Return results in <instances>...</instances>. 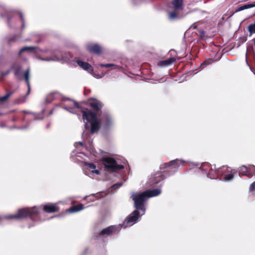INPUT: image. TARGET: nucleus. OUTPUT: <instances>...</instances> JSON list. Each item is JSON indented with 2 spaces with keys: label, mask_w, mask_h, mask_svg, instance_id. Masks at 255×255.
Masks as SVG:
<instances>
[{
  "label": "nucleus",
  "mask_w": 255,
  "mask_h": 255,
  "mask_svg": "<svg viewBox=\"0 0 255 255\" xmlns=\"http://www.w3.org/2000/svg\"><path fill=\"white\" fill-rule=\"evenodd\" d=\"M161 193L160 189L147 190L141 193L133 192L130 198L134 201L135 207H138L144 205V203L149 198L157 196Z\"/></svg>",
  "instance_id": "1"
},
{
  "label": "nucleus",
  "mask_w": 255,
  "mask_h": 255,
  "mask_svg": "<svg viewBox=\"0 0 255 255\" xmlns=\"http://www.w3.org/2000/svg\"><path fill=\"white\" fill-rule=\"evenodd\" d=\"M82 113L83 120H86L87 123L91 124V133L97 132L100 128L101 122L97 119L96 114L89 110H83Z\"/></svg>",
  "instance_id": "2"
},
{
  "label": "nucleus",
  "mask_w": 255,
  "mask_h": 255,
  "mask_svg": "<svg viewBox=\"0 0 255 255\" xmlns=\"http://www.w3.org/2000/svg\"><path fill=\"white\" fill-rule=\"evenodd\" d=\"M102 162L107 171L115 172L124 168V165L114 158L107 157L103 158Z\"/></svg>",
  "instance_id": "3"
},
{
  "label": "nucleus",
  "mask_w": 255,
  "mask_h": 255,
  "mask_svg": "<svg viewBox=\"0 0 255 255\" xmlns=\"http://www.w3.org/2000/svg\"><path fill=\"white\" fill-rule=\"evenodd\" d=\"M32 208H20L18 212L14 214L9 215L5 216L8 219H19L26 217H32L34 212L30 209Z\"/></svg>",
  "instance_id": "4"
},
{
  "label": "nucleus",
  "mask_w": 255,
  "mask_h": 255,
  "mask_svg": "<svg viewBox=\"0 0 255 255\" xmlns=\"http://www.w3.org/2000/svg\"><path fill=\"white\" fill-rule=\"evenodd\" d=\"M200 169H202L204 173L207 174L208 178L211 179L217 178L220 174L221 172L223 171L224 169H227L226 167L220 168L218 169V172L216 175H210L212 174V171L214 170L213 167V165H210L208 163H204L202 164Z\"/></svg>",
  "instance_id": "5"
},
{
  "label": "nucleus",
  "mask_w": 255,
  "mask_h": 255,
  "mask_svg": "<svg viewBox=\"0 0 255 255\" xmlns=\"http://www.w3.org/2000/svg\"><path fill=\"white\" fill-rule=\"evenodd\" d=\"M186 161L182 159H176L171 161L168 163H164L162 166L163 168H166V170L163 171V172L169 171L170 170H175L179 167L182 166L184 163Z\"/></svg>",
  "instance_id": "6"
},
{
  "label": "nucleus",
  "mask_w": 255,
  "mask_h": 255,
  "mask_svg": "<svg viewBox=\"0 0 255 255\" xmlns=\"http://www.w3.org/2000/svg\"><path fill=\"white\" fill-rule=\"evenodd\" d=\"M120 226H110L103 229L99 234L100 237H106L111 236L113 234H117L121 229Z\"/></svg>",
  "instance_id": "7"
},
{
  "label": "nucleus",
  "mask_w": 255,
  "mask_h": 255,
  "mask_svg": "<svg viewBox=\"0 0 255 255\" xmlns=\"http://www.w3.org/2000/svg\"><path fill=\"white\" fill-rule=\"evenodd\" d=\"M139 213L138 210H135L130 214L128 218L124 221L123 226L124 228L133 225L139 217Z\"/></svg>",
  "instance_id": "8"
},
{
  "label": "nucleus",
  "mask_w": 255,
  "mask_h": 255,
  "mask_svg": "<svg viewBox=\"0 0 255 255\" xmlns=\"http://www.w3.org/2000/svg\"><path fill=\"white\" fill-rule=\"evenodd\" d=\"M52 55L53 56L51 57H48L46 58H38V59L46 61H64L67 62L69 60V59L65 58L63 57L62 53L60 51H55L52 53Z\"/></svg>",
  "instance_id": "9"
},
{
  "label": "nucleus",
  "mask_w": 255,
  "mask_h": 255,
  "mask_svg": "<svg viewBox=\"0 0 255 255\" xmlns=\"http://www.w3.org/2000/svg\"><path fill=\"white\" fill-rule=\"evenodd\" d=\"M226 167L227 169H224L223 171L221 172L220 175L217 178L223 180L225 181H229L232 180L234 178L233 173L230 167L223 166L222 168Z\"/></svg>",
  "instance_id": "10"
},
{
  "label": "nucleus",
  "mask_w": 255,
  "mask_h": 255,
  "mask_svg": "<svg viewBox=\"0 0 255 255\" xmlns=\"http://www.w3.org/2000/svg\"><path fill=\"white\" fill-rule=\"evenodd\" d=\"M163 175L162 173H156L149 178V184L150 186L154 185L163 180Z\"/></svg>",
  "instance_id": "11"
},
{
  "label": "nucleus",
  "mask_w": 255,
  "mask_h": 255,
  "mask_svg": "<svg viewBox=\"0 0 255 255\" xmlns=\"http://www.w3.org/2000/svg\"><path fill=\"white\" fill-rule=\"evenodd\" d=\"M86 48L89 52L97 54H100L102 51L100 45L96 43L88 44L86 45Z\"/></svg>",
  "instance_id": "12"
},
{
  "label": "nucleus",
  "mask_w": 255,
  "mask_h": 255,
  "mask_svg": "<svg viewBox=\"0 0 255 255\" xmlns=\"http://www.w3.org/2000/svg\"><path fill=\"white\" fill-rule=\"evenodd\" d=\"M29 77H30V69L28 68L24 72L23 74V78L25 80L28 88L27 92L26 93V96L29 94L30 92V85L29 82Z\"/></svg>",
  "instance_id": "13"
},
{
  "label": "nucleus",
  "mask_w": 255,
  "mask_h": 255,
  "mask_svg": "<svg viewBox=\"0 0 255 255\" xmlns=\"http://www.w3.org/2000/svg\"><path fill=\"white\" fill-rule=\"evenodd\" d=\"M77 63L78 65L82 69L85 70L87 71L88 72L92 73V72L93 70V67L91 65H90L89 63L87 62H83L81 60H77Z\"/></svg>",
  "instance_id": "14"
},
{
  "label": "nucleus",
  "mask_w": 255,
  "mask_h": 255,
  "mask_svg": "<svg viewBox=\"0 0 255 255\" xmlns=\"http://www.w3.org/2000/svg\"><path fill=\"white\" fill-rule=\"evenodd\" d=\"M176 61V59L174 57H171L165 60L160 61L158 62L157 65L159 67H167Z\"/></svg>",
  "instance_id": "15"
},
{
  "label": "nucleus",
  "mask_w": 255,
  "mask_h": 255,
  "mask_svg": "<svg viewBox=\"0 0 255 255\" xmlns=\"http://www.w3.org/2000/svg\"><path fill=\"white\" fill-rule=\"evenodd\" d=\"M79 108L78 104L76 102H73V106L69 107V106H65L63 107V109L69 112L72 114H76L77 113V110Z\"/></svg>",
  "instance_id": "16"
},
{
  "label": "nucleus",
  "mask_w": 255,
  "mask_h": 255,
  "mask_svg": "<svg viewBox=\"0 0 255 255\" xmlns=\"http://www.w3.org/2000/svg\"><path fill=\"white\" fill-rule=\"evenodd\" d=\"M91 107L95 110L97 114L99 113V111L100 110L101 108L102 107V103L97 100H93L90 103Z\"/></svg>",
  "instance_id": "17"
},
{
  "label": "nucleus",
  "mask_w": 255,
  "mask_h": 255,
  "mask_svg": "<svg viewBox=\"0 0 255 255\" xmlns=\"http://www.w3.org/2000/svg\"><path fill=\"white\" fill-rule=\"evenodd\" d=\"M85 165L87 166V169H89L93 173H95L96 174H100L99 170L96 169V166L94 164L86 162Z\"/></svg>",
  "instance_id": "18"
},
{
  "label": "nucleus",
  "mask_w": 255,
  "mask_h": 255,
  "mask_svg": "<svg viewBox=\"0 0 255 255\" xmlns=\"http://www.w3.org/2000/svg\"><path fill=\"white\" fill-rule=\"evenodd\" d=\"M177 10L174 9V11L168 13V18L170 20H174L181 18L180 16L177 13Z\"/></svg>",
  "instance_id": "19"
},
{
  "label": "nucleus",
  "mask_w": 255,
  "mask_h": 255,
  "mask_svg": "<svg viewBox=\"0 0 255 255\" xmlns=\"http://www.w3.org/2000/svg\"><path fill=\"white\" fill-rule=\"evenodd\" d=\"M239 174L244 176H249V166L243 165L239 168Z\"/></svg>",
  "instance_id": "20"
},
{
  "label": "nucleus",
  "mask_w": 255,
  "mask_h": 255,
  "mask_svg": "<svg viewBox=\"0 0 255 255\" xmlns=\"http://www.w3.org/2000/svg\"><path fill=\"white\" fill-rule=\"evenodd\" d=\"M183 4V0H173L172 4L175 10L182 9Z\"/></svg>",
  "instance_id": "21"
},
{
  "label": "nucleus",
  "mask_w": 255,
  "mask_h": 255,
  "mask_svg": "<svg viewBox=\"0 0 255 255\" xmlns=\"http://www.w3.org/2000/svg\"><path fill=\"white\" fill-rule=\"evenodd\" d=\"M37 49V48L36 47H34V46H25V47H24L23 48H22L19 52V55H20L21 53L23 52H25V51H26V52H32V51H33L34 52H36V49Z\"/></svg>",
  "instance_id": "22"
},
{
  "label": "nucleus",
  "mask_w": 255,
  "mask_h": 255,
  "mask_svg": "<svg viewBox=\"0 0 255 255\" xmlns=\"http://www.w3.org/2000/svg\"><path fill=\"white\" fill-rule=\"evenodd\" d=\"M255 6V4H253V3L246 4H245V5L239 7L238 9L236 10V11H240L243 10L244 9L250 8H252V7H253Z\"/></svg>",
  "instance_id": "23"
},
{
  "label": "nucleus",
  "mask_w": 255,
  "mask_h": 255,
  "mask_svg": "<svg viewBox=\"0 0 255 255\" xmlns=\"http://www.w3.org/2000/svg\"><path fill=\"white\" fill-rule=\"evenodd\" d=\"M106 124L105 127L107 128H109L113 124V119L111 116L107 115L105 117Z\"/></svg>",
  "instance_id": "24"
},
{
  "label": "nucleus",
  "mask_w": 255,
  "mask_h": 255,
  "mask_svg": "<svg viewBox=\"0 0 255 255\" xmlns=\"http://www.w3.org/2000/svg\"><path fill=\"white\" fill-rule=\"evenodd\" d=\"M99 66H100L101 67H105V68H109V67H112L113 68V69H120V67L119 66L114 64H99Z\"/></svg>",
  "instance_id": "25"
},
{
  "label": "nucleus",
  "mask_w": 255,
  "mask_h": 255,
  "mask_svg": "<svg viewBox=\"0 0 255 255\" xmlns=\"http://www.w3.org/2000/svg\"><path fill=\"white\" fill-rule=\"evenodd\" d=\"M249 192L252 195H255V181L250 185Z\"/></svg>",
  "instance_id": "26"
},
{
  "label": "nucleus",
  "mask_w": 255,
  "mask_h": 255,
  "mask_svg": "<svg viewBox=\"0 0 255 255\" xmlns=\"http://www.w3.org/2000/svg\"><path fill=\"white\" fill-rule=\"evenodd\" d=\"M45 213H54L58 211L59 208H43Z\"/></svg>",
  "instance_id": "27"
},
{
  "label": "nucleus",
  "mask_w": 255,
  "mask_h": 255,
  "mask_svg": "<svg viewBox=\"0 0 255 255\" xmlns=\"http://www.w3.org/2000/svg\"><path fill=\"white\" fill-rule=\"evenodd\" d=\"M122 186V183L119 182V183H116L111 187V188L110 189V190H111L112 192L114 190H117L118 189L120 188Z\"/></svg>",
  "instance_id": "28"
},
{
  "label": "nucleus",
  "mask_w": 255,
  "mask_h": 255,
  "mask_svg": "<svg viewBox=\"0 0 255 255\" xmlns=\"http://www.w3.org/2000/svg\"><path fill=\"white\" fill-rule=\"evenodd\" d=\"M84 208H68L67 211L69 213H73L79 212Z\"/></svg>",
  "instance_id": "29"
},
{
  "label": "nucleus",
  "mask_w": 255,
  "mask_h": 255,
  "mask_svg": "<svg viewBox=\"0 0 255 255\" xmlns=\"http://www.w3.org/2000/svg\"><path fill=\"white\" fill-rule=\"evenodd\" d=\"M249 174L250 175H255V166L253 165H250L249 166Z\"/></svg>",
  "instance_id": "30"
},
{
  "label": "nucleus",
  "mask_w": 255,
  "mask_h": 255,
  "mask_svg": "<svg viewBox=\"0 0 255 255\" xmlns=\"http://www.w3.org/2000/svg\"><path fill=\"white\" fill-rule=\"evenodd\" d=\"M11 95V93H8L4 96L0 97V101L3 102L6 100Z\"/></svg>",
  "instance_id": "31"
},
{
  "label": "nucleus",
  "mask_w": 255,
  "mask_h": 255,
  "mask_svg": "<svg viewBox=\"0 0 255 255\" xmlns=\"http://www.w3.org/2000/svg\"><path fill=\"white\" fill-rule=\"evenodd\" d=\"M20 70V68H18L16 69H15V72H14V75L17 78L21 79V78H20V76H19Z\"/></svg>",
  "instance_id": "32"
},
{
  "label": "nucleus",
  "mask_w": 255,
  "mask_h": 255,
  "mask_svg": "<svg viewBox=\"0 0 255 255\" xmlns=\"http://www.w3.org/2000/svg\"><path fill=\"white\" fill-rule=\"evenodd\" d=\"M58 203L55 204H52L51 203L49 205H45L43 206V207L46 208V207H55V206L57 205Z\"/></svg>",
  "instance_id": "33"
},
{
  "label": "nucleus",
  "mask_w": 255,
  "mask_h": 255,
  "mask_svg": "<svg viewBox=\"0 0 255 255\" xmlns=\"http://www.w3.org/2000/svg\"><path fill=\"white\" fill-rule=\"evenodd\" d=\"M213 167L214 170L212 171V174L210 175L211 176L213 175H216L218 172V169H216L215 165H213Z\"/></svg>",
  "instance_id": "34"
},
{
  "label": "nucleus",
  "mask_w": 255,
  "mask_h": 255,
  "mask_svg": "<svg viewBox=\"0 0 255 255\" xmlns=\"http://www.w3.org/2000/svg\"><path fill=\"white\" fill-rule=\"evenodd\" d=\"M34 117L35 120H42L43 119V117H40L38 116V115H34Z\"/></svg>",
  "instance_id": "35"
},
{
  "label": "nucleus",
  "mask_w": 255,
  "mask_h": 255,
  "mask_svg": "<svg viewBox=\"0 0 255 255\" xmlns=\"http://www.w3.org/2000/svg\"><path fill=\"white\" fill-rule=\"evenodd\" d=\"M78 145H80L81 146L83 145V143L82 142L79 141L78 142H76L75 143V146L77 147Z\"/></svg>",
  "instance_id": "36"
},
{
  "label": "nucleus",
  "mask_w": 255,
  "mask_h": 255,
  "mask_svg": "<svg viewBox=\"0 0 255 255\" xmlns=\"http://www.w3.org/2000/svg\"><path fill=\"white\" fill-rule=\"evenodd\" d=\"M71 207H78V208H80V207H83V206L82 205V204H79L76 205H73Z\"/></svg>",
  "instance_id": "37"
},
{
  "label": "nucleus",
  "mask_w": 255,
  "mask_h": 255,
  "mask_svg": "<svg viewBox=\"0 0 255 255\" xmlns=\"http://www.w3.org/2000/svg\"><path fill=\"white\" fill-rule=\"evenodd\" d=\"M9 73V70H7L5 72H3L1 73L2 75H6Z\"/></svg>",
  "instance_id": "38"
},
{
  "label": "nucleus",
  "mask_w": 255,
  "mask_h": 255,
  "mask_svg": "<svg viewBox=\"0 0 255 255\" xmlns=\"http://www.w3.org/2000/svg\"><path fill=\"white\" fill-rule=\"evenodd\" d=\"M58 203L60 204V205H62V206L66 205V204H65V203L64 202L60 201Z\"/></svg>",
  "instance_id": "39"
},
{
  "label": "nucleus",
  "mask_w": 255,
  "mask_h": 255,
  "mask_svg": "<svg viewBox=\"0 0 255 255\" xmlns=\"http://www.w3.org/2000/svg\"><path fill=\"white\" fill-rule=\"evenodd\" d=\"M85 128L86 129H89V126H88L87 123H85Z\"/></svg>",
  "instance_id": "40"
},
{
  "label": "nucleus",
  "mask_w": 255,
  "mask_h": 255,
  "mask_svg": "<svg viewBox=\"0 0 255 255\" xmlns=\"http://www.w3.org/2000/svg\"><path fill=\"white\" fill-rule=\"evenodd\" d=\"M20 16L21 19L22 20V22L23 23V16H22V14L21 13H20Z\"/></svg>",
  "instance_id": "41"
},
{
  "label": "nucleus",
  "mask_w": 255,
  "mask_h": 255,
  "mask_svg": "<svg viewBox=\"0 0 255 255\" xmlns=\"http://www.w3.org/2000/svg\"><path fill=\"white\" fill-rule=\"evenodd\" d=\"M0 127L2 128V127H5V125L4 124H0Z\"/></svg>",
  "instance_id": "42"
},
{
  "label": "nucleus",
  "mask_w": 255,
  "mask_h": 255,
  "mask_svg": "<svg viewBox=\"0 0 255 255\" xmlns=\"http://www.w3.org/2000/svg\"><path fill=\"white\" fill-rule=\"evenodd\" d=\"M41 51H42V52H43V53H47V52H48V51H47V50H42Z\"/></svg>",
  "instance_id": "43"
},
{
  "label": "nucleus",
  "mask_w": 255,
  "mask_h": 255,
  "mask_svg": "<svg viewBox=\"0 0 255 255\" xmlns=\"http://www.w3.org/2000/svg\"><path fill=\"white\" fill-rule=\"evenodd\" d=\"M101 194H97L96 195V198H99V196L101 195Z\"/></svg>",
  "instance_id": "44"
},
{
  "label": "nucleus",
  "mask_w": 255,
  "mask_h": 255,
  "mask_svg": "<svg viewBox=\"0 0 255 255\" xmlns=\"http://www.w3.org/2000/svg\"><path fill=\"white\" fill-rule=\"evenodd\" d=\"M137 209H140V210H142V209H145V208H136Z\"/></svg>",
  "instance_id": "45"
},
{
  "label": "nucleus",
  "mask_w": 255,
  "mask_h": 255,
  "mask_svg": "<svg viewBox=\"0 0 255 255\" xmlns=\"http://www.w3.org/2000/svg\"><path fill=\"white\" fill-rule=\"evenodd\" d=\"M24 113L26 114H30V112H24Z\"/></svg>",
  "instance_id": "46"
},
{
  "label": "nucleus",
  "mask_w": 255,
  "mask_h": 255,
  "mask_svg": "<svg viewBox=\"0 0 255 255\" xmlns=\"http://www.w3.org/2000/svg\"><path fill=\"white\" fill-rule=\"evenodd\" d=\"M89 197H89L88 198H89ZM90 197H91V198H94V197H95V196H94V195H93V196H91Z\"/></svg>",
  "instance_id": "47"
},
{
  "label": "nucleus",
  "mask_w": 255,
  "mask_h": 255,
  "mask_svg": "<svg viewBox=\"0 0 255 255\" xmlns=\"http://www.w3.org/2000/svg\"><path fill=\"white\" fill-rule=\"evenodd\" d=\"M84 132L83 133L82 136H84Z\"/></svg>",
  "instance_id": "48"
},
{
  "label": "nucleus",
  "mask_w": 255,
  "mask_h": 255,
  "mask_svg": "<svg viewBox=\"0 0 255 255\" xmlns=\"http://www.w3.org/2000/svg\"><path fill=\"white\" fill-rule=\"evenodd\" d=\"M254 73L255 74V71L254 72Z\"/></svg>",
  "instance_id": "49"
}]
</instances>
